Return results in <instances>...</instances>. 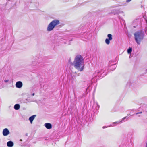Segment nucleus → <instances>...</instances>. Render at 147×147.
<instances>
[{
	"instance_id": "nucleus-17",
	"label": "nucleus",
	"mask_w": 147,
	"mask_h": 147,
	"mask_svg": "<svg viewBox=\"0 0 147 147\" xmlns=\"http://www.w3.org/2000/svg\"><path fill=\"white\" fill-rule=\"evenodd\" d=\"M117 7V6H112L110 7V8H114Z\"/></svg>"
},
{
	"instance_id": "nucleus-4",
	"label": "nucleus",
	"mask_w": 147,
	"mask_h": 147,
	"mask_svg": "<svg viewBox=\"0 0 147 147\" xmlns=\"http://www.w3.org/2000/svg\"><path fill=\"white\" fill-rule=\"evenodd\" d=\"M68 65L70 69L72 72L74 66V62L72 59L71 58L68 59Z\"/></svg>"
},
{
	"instance_id": "nucleus-27",
	"label": "nucleus",
	"mask_w": 147,
	"mask_h": 147,
	"mask_svg": "<svg viewBox=\"0 0 147 147\" xmlns=\"http://www.w3.org/2000/svg\"><path fill=\"white\" fill-rule=\"evenodd\" d=\"M112 125H109V126H108V127H109L110 126H112Z\"/></svg>"
},
{
	"instance_id": "nucleus-26",
	"label": "nucleus",
	"mask_w": 147,
	"mask_h": 147,
	"mask_svg": "<svg viewBox=\"0 0 147 147\" xmlns=\"http://www.w3.org/2000/svg\"><path fill=\"white\" fill-rule=\"evenodd\" d=\"M112 125H109V126H108V127H109L110 126H112Z\"/></svg>"
},
{
	"instance_id": "nucleus-18",
	"label": "nucleus",
	"mask_w": 147,
	"mask_h": 147,
	"mask_svg": "<svg viewBox=\"0 0 147 147\" xmlns=\"http://www.w3.org/2000/svg\"><path fill=\"white\" fill-rule=\"evenodd\" d=\"M127 117H125L123 118L122 119V121H124V119Z\"/></svg>"
},
{
	"instance_id": "nucleus-3",
	"label": "nucleus",
	"mask_w": 147,
	"mask_h": 147,
	"mask_svg": "<svg viewBox=\"0 0 147 147\" xmlns=\"http://www.w3.org/2000/svg\"><path fill=\"white\" fill-rule=\"evenodd\" d=\"M59 21L58 20H53L48 25L47 30L48 31H52L55 26L59 25Z\"/></svg>"
},
{
	"instance_id": "nucleus-14",
	"label": "nucleus",
	"mask_w": 147,
	"mask_h": 147,
	"mask_svg": "<svg viewBox=\"0 0 147 147\" xmlns=\"http://www.w3.org/2000/svg\"><path fill=\"white\" fill-rule=\"evenodd\" d=\"M122 123V121H116L115 122H113V124H118L119 123Z\"/></svg>"
},
{
	"instance_id": "nucleus-29",
	"label": "nucleus",
	"mask_w": 147,
	"mask_h": 147,
	"mask_svg": "<svg viewBox=\"0 0 147 147\" xmlns=\"http://www.w3.org/2000/svg\"><path fill=\"white\" fill-rule=\"evenodd\" d=\"M34 93H33V94H32V96H34Z\"/></svg>"
},
{
	"instance_id": "nucleus-31",
	"label": "nucleus",
	"mask_w": 147,
	"mask_h": 147,
	"mask_svg": "<svg viewBox=\"0 0 147 147\" xmlns=\"http://www.w3.org/2000/svg\"><path fill=\"white\" fill-rule=\"evenodd\" d=\"M20 141H22V139H20Z\"/></svg>"
},
{
	"instance_id": "nucleus-32",
	"label": "nucleus",
	"mask_w": 147,
	"mask_h": 147,
	"mask_svg": "<svg viewBox=\"0 0 147 147\" xmlns=\"http://www.w3.org/2000/svg\"><path fill=\"white\" fill-rule=\"evenodd\" d=\"M146 71L147 72V69L146 70Z\"/></svg>"
},
{
	"instance_id": "nucleus-19",
	"label": "nucleus",
	"mask_w": 147,
	"mask_h": 147,
	"mask_svg": "<svg viewBox=\"0 0 147 147\" xmlns=\"http://www.w3.org/2000/svg\"><path fill=\"white\" fill-rule=\"evenodd\" d=\"M72 41V40H70L69 41V45H70V44H71V41Z\"/></svg>"
},
{
	"instance_id": "nucleus-1",
	"label": "nucleus",
	"mask_w": 147,
	"mask_h": 147,
	"mask_svg": "<svg viewBox=\"0 0 147 147\" xmlns=\"http://www.w3.org/2000/svg\"><path fill=\"white\" fill-rule=\"evenodd\" d=\"M84 59L80 55H76L74 60V67L78 71H82L84 69Z\"/></svg>"
},
{
	"instance_id": "nucleus-12",
	"label": "nucleus",
	"mask_w": 147,
	"mask_h": 147,
	"mask_svg": "<svg viewBox=\"0 0 147 147\" xmlns=\"http://www.w3.org/2000/svg\"><path fill=\"white\" fill-rule=\"evenodd\" d=\"M20 108V105L19 104H16L14 106V108L16 110H18Z\"/></svg>"
},
{
	"instance_id": "nucleus-21",
	"label": "nucleus",
	"mask_w": 147,
	"mask_h": 147,
	"mask_svg": "<svg viewBox=\"0 0 147 147\" xmlns=\"http://www.w3.org/2000/svg\"><path fill=\"white\" fill-rule=\"evenodd\" d=\"M131 0H126V2H130Z\"/></svg>"
},
{
	"instance_id": "nucleus-2",
	"label": "nucleus",
	"mask_w": 147,
	"mask_h": 147,
	"mask_svg": "<svg viewBox=\"0 0 147 147\" xmlns=\"http://www.w3.org/2000/svg\"><path fill=\"white\" fill-rule=\"evenodd\" d=\"M144 35V32L142 31H137L134 33L135 40L138 44H140L141 41L143 39Z\"/></svg>"
},
{
	"instance_id": "nucleus-13",
	"label": "nucleus",
	"mask_w": 147,
	"mask_h": 147,
	"mask_svg": "<svg viewBox=\"0 0 147 147\" xmlns=\"http://www.w3.org/2000/svg\"><path fill=\"white\" fill-rule=\"evenodd\" d=\"M132 48L131 47H129V49L127 50V52L128 54L131 53L132 51Z\"/></svg>"
},
{
	"instance_id": "nucleus-7",
	"label": "nucleus",
	"mask_w": 147,
	"mask_h": 147,
	"mask_svg": "<svg viewBox=\"0 0 147 147\" xmlns=\"http://www.w3.org/2000/svg\"><path fill=\"white\" fill-rule=\"evenodd\" d=\"M22 83L20 81L17 82L16 84V86L18 88H20L22 86Z\"/></svg>"
},
{
	"instance_id": "nucleus-20",
	"label": "nucleus",
	"mask_w": 147,
	"mask_h": 147,
	"mask_svg": "<svg viewBox=\"0 0 147 147\" xmlns=\"http://www.w3.org/2000/svg\"><path fill=\"white\" fill-rule=\"evenodd\" d=\"M142 113V112H138V113H136V115H137V114H139Z\"/></svg>"
},
{
	"instance_id": "nucleus-5",
	"label": "nucleus",
	"mask_w": 147,
	"mask_h": 147,
	"mask_svg": "<svg viewBox=\"0 0 147 147\" xmlns=\"http://www.w3.org/2000/svg\"><path fill=\"white\" fill-rule=\"evenodd\" d=\"M107 37L108 38H106L105 40V42L107 45H109L110 43V41L112 39V36L111 34H109L107 35Z\"/></svg>"
},
{
	"instance_id": "nucleus-24",
	"label": "nucleus",
	"mask_w": 147,
	"mask_h": 147,
	"mask_svg": "<svg viewBox=\"0 0 147 147\" xmlns=\"http://www.w3.org/2000/svg\"><path fill=\"white\" fill-rule=\"evenodd\" d=\"M112 66H115V67H114V69L116 67H115V65H112Z\"/></svg>"
},
{
	"instance_id": "nucleus-10",
	"label": "nucleus",
	"mask_w": 147,
	"mask_h": 147,
	"mask_svg": "<svg viewBox=\"0 0 147 147\" xmlns=\"http://www.w3.org/2000/svg\"><path fill=\"white\" fill-rule=\"evenodd\" d=\"M36 116V115H33L32 116H31L30 117L29 119V120L30 121V123H32L33 120L34 119L35 117Z\"/></svg>"
},
{
	"instance_id": "nucleus-11",
	"label": "nucleus",
	"mask_w": 147,
	"mask_h": 147,
	"mask_svg": "<svg viewBox=\"0 0 147 147\" xmlns=\"http://www.w3.org/2000/svg\"><path fill=\"white\" fill-rule=\"evenodd\" d=\"M118 9H114L112 10L111 13H110L111 14H118Z\"/></svg>"
},
{
	"instance_id": "nucleus-6",
	"label": "nucleus",
	"mask_w": 147,
	"mask_h": 147,
	"mask_svg": "<svg viewBox=\"0 0 147 147\" xmlns=\"http://www.w3.org/2000/svg\"><path fill=\"white\" fill-rule=\"evenodd\" d=\"M10 134V132L7 128L3 129V136H6Z\"/></svg>"
},
{
	"instance_id": "nucleus-22",
	"label": "nucleus",
	"mask_w": 147,
	"mask_h": 147,
	"mask_svg": "<svg viewBox=\"0 0 147 147\" xmlns=\"http://www.w3.org/2000/svg\"><path fill=\"white\" fill-rule=\"evenodd\" d=\"M8 81H9L8 80H4L5 82H8Z\"/></svg>"
},
{
	"instance_id": "nucleus-8",
	"label": "nucleus",
	"mask_w": 147,
	"mask_h": 147,
	"mask_svg": "<svg viewBox=\"0 0 147 147\" xmlns=\"http://www.w3.org/2000/svg\"><path fill=\"white\" fill-rule=\"evenodd\" d=\"M45 126L47 129H50L52 128V126L51 124L49 123H46L45 124Z\"/></svg>"
},
{
	"instance_id": "nucleus-30",
	"label": "nucleus",
	"mask_w": 147,
	"mask_h": 147,
	"mask_svg": "<svg viewBox=\"0 0 147 147\" xmlns=\"http://www.w3.org/2000/svg\"><path fill=\"white\" fill-rule=\"evenodd\" d=\"M115 125H112V126H115Z\"/></svg>"
},
{
	"instance_id": "nucleus-16",
	"label": "nucleus",
	"mask_w": 147,
	"mask_h": 147,
	"mask_svg": "<svg viewBox=\"0 0 147 147\" xmlns=\"http://www.w3.org/2000/svg\"><path fill=\"white\" fill-rule=\"evenodd\" d=\"M127 35L128 36V37L129 38H130L131 37V34L129 33H127Z\"/></svg>"
},
{
	"instance_id": "nucleus-15",
	"label": "nucleus",
	"mask_w": 147,
	"mask_h": 147,
	"mask_svg": "<svg viewBox=\"0 0 147 147\" xmlns=\"http://www.w3.org/2000/svg\"><path fill=\"white\" fill-rule=\"evenodd\" d=\"M118 14L119 13H123L124 12L123 11L120 10V9H118Z\"/></svg>"
},
{
	"instance_id": "nucleus-23",
	"label": "nucleus",
	"mask_w": 147,
	"mask_h": 147,
	"mask_svg": "<svg viewBox=\"0 0 147 147\" xmlns=\"http://www.w3.org/2000/svg\"><path fill=\"white\" fill-rule=\"evenodd\" d=\"M107 127H106V126H104L102 128L103 129H104V128H107Z\"/></svg>"
},
{
	"instance_id": "nucleus-28",
	"label": "nucleus",
	"mask_w": 147,
	"mask_h": 147,
	"mask_svg": "<svg viewBox=\"0 0 147 147\" xmlns=\"http://www.w3.org/2000/svg\"><path fill=\"white\" fill-rule=\"evenodd\" d=\"M112 125H109V126H108V127H109L110 126H112Z\"/></svg>"
},
{
	"instance_id": "nucleus-25",
	"label": "nucleus",
	"mask_w": 147,
	"mask_h": 147,
	"mask_svg": "<svg viewBox=\"0 0 147 147\" xmlns=\"http://www.w3.org/2000/svg\"><path fill=\"white\" fill-rule=\"evenodd\" d=\"M97 73L98 74H99V73L100 72H98V71H97Z\"/></svg>"
},
{
	"instance_id": "nucleus-9",
	"label": "nucleus",
	"mask_w": 147,
	"mask_h": 147,
	"mask_svg": "<svg viewBox=\"0 0 147 147\" xmlns=\"http://www.w3.org/2000/svg\"><path fill=\"white\" fill-rule=\"evenodd\" d=\"M13 143L12 141H10L7 143V145L9 147H12L13 146Z\"/></svg>"
}]
</instances>
